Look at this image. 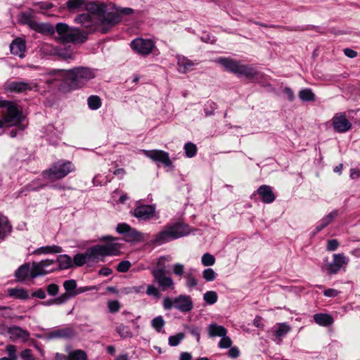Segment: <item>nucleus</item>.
<instances>
[{
  "instance_id": "obj_1",
  "label": "nucleus",
  "mask_w": 360,
  "mask_h": 360,
  "mask_svg": "<svg viewBox=\"0 0 360 360\" xmlns=\"http://www.w3.org/2000/svg\"><path fill=\"white\" fill-rule=\"evenodd\" d=\"M89 13H82L77 15L75 22L81 24L88 30L84 31L78 27H70L68 24L58 22L56 25V32L58 39L63 43L83 44L91 33L99 31L103 34L108 33L112 27L122 20L120 13L115 11H108L104 3L91 1L86 6Z\"/></svg>"
},
{
  "instance_id": "obj_2",
  "label": "nucleus",
  "mask_w": 360,
  "mask_h": 360,
  "mask_svg": "<svg viewBox=\"0 0 360 360\" xmlns=\"http://www.w3.org/2000/svg\"><path fill=\"white\" fill-rule=\"evenodd\" d=\"M95 76L93 69L84 66L69 70L57 69L49 72V78L46 83L60 90H77L83 88Z\"/></svg>"
},
{
  "instance_id": "obj_3",
  "label": "nucleus",
  "mask_w": 360,
  "mask_h": 360,
  "mask_svg": "<svg viewBox=\"0 0 360 360\" xmlns=\"http://www.w3.org/2000/svg\"><path fill=\"white\" fill-rule=\"evenodd\" d=\"M101 241L108 242L105 245H95L91 246L84 253L86 261L89 262H98L99 257H105L107 256L118 255L122 248L121 244L116 243L117 239L110 236H103Z\"/></svg>"
},
{
  "instance_id": "obj_4",
  "label": "nucleus",
  "mask_w": 360,
  "mask_h": 360,
  "mask_svg": "<svg viewBox=\"0 0 360 360\" xmlns=\"http://www.w3.org/2000/svg\"><path fill=\"white\" fill-rule=\"evenodd\" d=\"M190 231L188 225L177 222L166 226L163 230L154 235L148 243L149 245L159 246L171 240L186 236L189 234Z\"/></svg>"
},
{
  "instance_id": "obj_5",
  "label": "nucleus",
  "mask_w": 360,
  "mask_h": 360,
  "mask_svg": "<svg viewBox=\"0 0 360 360\" xmlns=\"http://www.w3.org/2000/svg\"><path fill=\"white\" fill-rule=\"evenodd\" d=\"M217 62L224 67L225 70L232 72L237 76H244L248 79L257 77L259 72L248 65L242 64L240 61L226 57H220Z\"/></svg>"
},
{
  "instance_id": "obj_6",
  "label": "nucleus",
  "mask_w": 360,
  "mask_h": 360,
  "mask_svg": "<svg viewBox=\"0 0 360 360\" xmlns=\"http://www.w3.org/2000/svg\"><path fill=\"white\" fill-rule=\"evenodd\" d=\"M75 170V167L70 161L61 160L53 163L49 169L43 171L41 174L44 179L54 182L63 179Z\"/></svg>"
},
{
  "instance_id": "obj_7",
  "label": "nucleus",
  "mask_w": 360,
  "mask_h": 360,
  "mask_svg": "<svg viewBox=\"0 0 360 360\" xmlns=\"http://www.w3.org/2000/svg\"><path fill=\"white\" fill-rule=\"evenodd\" d=\"M0 107L6 109V112L2 120H0V129L4 126V124L11 125L17 124L22 120V110L18 106L9 101H0Z\"/></svg>"
},
{
  "instance_id": "obj_8",
  "label": "nucleus",
  "mask_w": 360,
  "mask_h": 360,
  "mask_svg": "<svg viewBox=\"0 0 360 360\" xmlns=\"http://www.w3.org/2000/svg\"><path fill=\"white\" fill-rule=\"evenodd\" d=\"M116 231L123 235L125 241L129 243L144 242L148 238V234L139 231L126 223L118 224L116 227Z\"/></svg>"
},
{
  "instance_id": "obj_9",
  "label": "nucleus",
  "mask_w": 360,
  "mask_h": 360,
  "mask_svg": "<svg viewBox=\"0 0 360 360\" xmlns=\"http://www.w3.org/2000/svg\"><path fill=\"white\" fill-rule=\"evenodd\" d=\"M129 46L134 52L142 56H148L155 48V44L153 40L141 37L133 39L130 42Z\"/></svg>"
},
{
  "instance_id": "obj_10",
  "label": "nucleus",
  "mask_w": 360,
  "mask_h": 360,
  "mask_svg": "<svg viewBox=\"0 0 360 360\" xmlns=\"http://www.w3.org/2000/svg\"><path fill=\"white\" fill-rule=\"evenodd\" d=\"M56 263L54 259H46L39 262H33L32 264L31 278L44 276L54 271L56 268L51 267Z\"/></svg>"
},
{
  "instance_id": "obj_11",
  "label": "nucleus",
  "mask_w": 360,
  "mask_h": 360,
  "mask_svg": "<svg viewBox=\"0 0 360 360\" xmlns=\"http://www.w3.org/2000/svg\"><path fill=\"white\" fill-rule=\"evenodd\" d=\"M151 273L155 282L158 283V287L162 291L174 288V283L172 278L165 275L164 267L154 269L152 270Z\"/></svg>"
},
{
  "instance_id": "obj_12",
  "label": "nucleus",
  "mask_w": 360,
  "mask_h": 360,
  "mask_svg": "<svg viewBox=\"0 0 360 360\" xmlns=\"http://www.w3.org/2000/svg\"><path fill=\"white\" fill-rule=\"evenodd\" d=\"M143 154L157 164H162L169 167L172 165L169 153L162 150H143Z\"/></svg>"
},
{
  "instance_id": "obj_13",
  "label": "nucleus",
  "mask_w": 360,
  "mask_h": 360,
  "mask_svg": "<svg viewBox=\"0 0 360 360\" xmlns=\"http://www.w3.org/2000/svg\"><path fill=\"white\" fill-rule=\"evenodd\" d=\"M76 335V331L71 326H64L55 328L45 334L47 340L53 339H72Z\"/></svg>"
},
{
  "instance_id": "obj_14",
  "label": "nucleus",
  "mask_w": 360,
  "mask_h": 360,
  "mask_svg": "<svg viewBox=\"0 0 360 360\" xmlns=\"http://www.w3.org/2000/svg\"><path fill=\"white\" fill-rule=\"evenodd\" d=\"M37 87L36 83L32 81H12L6 84V90L11 93H24Z\"/></svg>"
},
{
  "instance_id": "obj_15",
  "label": "nucleus",
  "mask_w": 360,
  "mask_h": 360,
  "mask_svg": "<svg viewBox=\"0 0 360 360\" xmlns=\"http://www.w3.org/2000/svg\"><path fill=\"white\" fill-rule=\"evenodd\" d=\"M41 52L44 56H58L65 60L72 58L70 54L63 49L49 44H44L41 48Z\"/></svg>"
},
{
  "instance_id": "obj_16",
  "label": "nucleus",
  "mask_w": 360,
  "mask_h": 360,
  "mask_svg": "<svg viewBox=\"0 0 360 360\" xmlns=\"http://www.w3.org/2000/svg\"><path fill=\"white\" fill-rule=\"evenodd\" d=\"M155 213V207L153 205H141L137 206L132 214L139 220H148L153 217Z\"/></svg>"
},
{
  "instance_id": "obj_17",
  "label": "nucleus",
  "mask_w": 360,
  "mask_h": 360,
  "mask_svg": "<svg viewBox=\"0 0 360 360\" xmlns=\"http://www.w3.org/2000/svg\"><path fill=\"white\" fill-rule=\"evenodd\" d=\"M174 308L184 313L191 311L193 309L191 297L186 295L174 297Z\"/></svg>"
},
{
  "instance_id": "obj_18",
  "label": "nucleus",
  "mask_w": 360,
  "mask_h": 360,
  "mask_svg": "<svg viewBox=\"0 0 360 360\" xmlns=\"http://www.w3.org/2000/svg\"><path fill=\"white\" fill-rule=\"evenodd\" d=\"M333 126L335 131L342 133L350 129L352 124L345 115H340L333 117Z\"/></svg>"
},
{
  "instance_id": "obj_19",
  "label": "nucleus",
  "mask_w": 360,
  "mask_h": 360,
  "mask_svg": "<svg viewBox=\"0 0 360 360\" xmlns=\"http://www.w3.org/2000/svg\"><path fill=\"white\" fill-rule=\"evenodd\" d=\"M256 192L264 203H271L276 199V195L270 186L262 185L257 189Z\"/></svg>"
},
{
  "instance_id": "obj_20",
  "label": "nucleus",
  "mask_w": 360,
  "mask_h": 360,
  "mask_svg": "<svg viewBox=\"0 0 360 360\" xmlns=\"http://www.w3.org/2000/svg\"><path fill=\"white\" fill-rule=\"evenodd\" d=\"M176 58L178 72L181 74H186L192 70L193 67L195 65L193 60L184 56L176 55ZM196 64H198V63H196Z\"/></svg>"
},
{
  "instance_id": "obj_21",
  "label": "nucleus",
  "mask_w": 360,
  "mask_h": 360,
  "mask_svg": "<svg viewBox=\"0 0 360 360\" xmlns=\"http://www.w3.org/2000/svg\"><path fill=\"white\" fill-rule=\"evenodd\" d=\"M25 42L20 38L14 39L10 45L11 53L13 55L18 56L21 58L25 56Z\"/></svg>"
},
{
  "instance_id": "obj_22",
  "label": "nucleus",
  "mask_w": 360,
  "mask_h": 360,
  "mask_svg": "<svg viewBox=\"0 0 360 360\" xmlns=\"http://www.w3.org/2000/svg\"><path fill=\"white\" fill-rule=\"evenodd\" d=\"M32 269L30 263L27 262L20 266L15 271L14 276L18 281L23 282L27 278H31Z\"/></svg>"
},
{
  "instance_id": "obj_23",
  "label": "nucleus",
  "mask_w": 360,
  "mask_h": 360,
  "mask_svg": "<svg viewBox=\"0 0 360 360\" xmlns=\"http://www.w3.org/2000/svg\"><path fill=\"white\" fill-rule=\"evenodd\" d=\"M8 333L13 340H20L24 342L27 340L30 337V333L27 330H23L18 326H12L8 328Z\"/></svg>"
},
{
  "instance_id": "obj_24",
  "label": "nucleus",
  "mask_w": 360,
  "mask_h": 360,
  "mask_svg": "<svg viewBox=\"0 0 360 360\" xmlns=\"http://www.w3.org/2000/svg\"><path fill=\"white\" fill-rule=\"evenodd\" d=\"M196 269L194 268H189L184 275L185 285L189 290H192L198 284V280L196 276Z\"/></svg>"
},
{
  "instance_id": "obj_25",
  "label": "nucleus",
  "mask_w": 360,
  "mask_h": 360,
  "mask_svg": "<svg viewBox=\"0 0 360 360\" xmlns=\"http://www.w3.org/2000/svg\"><path fill=\"white\" fill-rule=\"evenodd\" d=\"M32 30L42 34L53 35L56 32V26L53 27L50 23L35 22L32 24Z\"/></svg>"
},
{
  "instance_id": "obj_26",
  "label": "nucleus",
  "mask_w": 360,
  "mask_h": 360,
  "mask_svg": "<svg viewBox=\"0 0 360 360\" xmlns=\"http://www.w3.org/2000/svg\"><path fill=\"white\" fill-rule=\"evenodd\" d=\"M90 3H87V0H68L65 6L60 7V9L66 8L70 13H76L80 11L84 6L86 7Z\"/></svg>"
},
{
  "instance_id": "obj_27",
  "label": "nucleus",
  "mask_w": 360,
  "mask_h": 360,
  "mask_svg": "<svg viewBox=\"0 0 360 360\" xmlns=\"http://www.w3.org/2000/svg\"><path fill=\"white\" fill-rule=\"evenodd\" d=\"M12 226L8 218L0 214V239L4 240L11 233Z\"/></svg>"
},
{
  "instance_id": "obj_28",
  "label": "nucleus",
  "mask_w": 360,
  "mask_h": 360,
  "mask_svg": "<svg viewBox=\"0 0 360 360\" xmlns=\"http://www.w3.org/2000/svg\"><path fill=\"white\" fill-rule=\"evenodd\" d=\"M314 320L319 326L327 327L333 324L334 320L328 314L319 313L314 315Z\"/></svg>"
},
{
  "instance_id": "obj_29",
  "label": "nucleus",
  "mask_w": 360,
  "mask_h": 360,
  "mask_svg": "<svg viewBox=\"0 0 360 360\" xmlns=\"http://www.w3.org/2000/svg\"><path fill=\"white\" fill-rule=\"evenodd\" d=\"M227 330L222 326L212 323L208 326V334L210 337H223L226 335Z\"/></svg>"
},
{
  "instance_id": "obj_30",
  "label": "nucleus",
  "mask_w": 360,
  "mask_h": 360,
  "mask_svg": "<svg viewBox=\"0 0 360 360\" xmlns=\"http://www.w3.org/2000/svg\"><path fill=\"white\" fill-rule=\"evenodd\" d=\"M46 186V185L42 184L40 179H36L32 181L30 183L27 184L24 188H22L21 191L19 192V194L18 195L17 197H18L20 195V193H22L24 192L37 191L41 188H44Z\"/></svg>"
},
{
  "instance_id": "obj_31",
  "label": "nucleus",
  "mask_w": 360,
  "mask_h": 360,
  "mask_svg": "<svg viewBox=\"0 0 360 360\" xmlns=\"http://www.w3.org/2000/svg\"><path fill=\"white\" fill-rule=\"evenodd\" d=\"M56 262H58L60 269H67L73 267L71 257L68 255H60L57 257Z\"/></svg>"
},
{
  "instance_id": "obj_32",
  "label": "nucleus",
  "mask_w": 360,
  "mask_h": 360,
  "mask_svg": "<svg viewBox=\"0 0 360 360\" xmlns=\"http://www.w3.org/2000/svg\"><path fill=\"white\" fill-rule=\"evenodd\" d=\"M8 295L20 300L29 298L28 292L24 288H9L8 289Z\"/></svg>"
},
{
  "instance_id": "obj_33",
  "label": "nucleus",
  "mask_w": 360,
  "mask_h": 360,
  "mask_svg": "<svg viewBox=\"0 0 360 360\" xmlns=\"http://www.w3.org/2000/svg\"><path fill=\"white\" fill-rule=\"evenodd\" d=\"M18 20L21 24L27 25L32 29V24L36 21L33 20V13L32 11L22 12L18 15Z\"/></svg>"
},
{
  "instance_id": "obj_34",
  "label": "nucleus",
  "mask_w": 360,
  "mask_h": 360,
  "mask_svg": "<svg viewBox=\"0 0 360 360\" xmlns=\"http://www.w3.org/2000/svg\"><path fill=\"white\" fill-rule=\"evenodd\" d=\"M63 252V248L58 245L43 246L34 250V253L37 255L41 254H51V253H60Z\"/></svg>"
},
{
  "instance_id": "obj_35",
  "label": "nucleus",
  "mask_w": 360,
  "mask_h": 360,
  "mask_svg": "<svg viewBox=\"0 0 360 360\" xmlns=\"http://www.w3.org/2000/svg\"><path fill=\"white\" fill-rule=\"evenodd\" d=\"M298 96L300 99L303 102H313L316 98V96L311 89L308 88L301 89Z\"/></svg>"
},
{
  "instance_id": "obj_36",
  "label": "nucleus",
  "mask_w": 360,
  "mask_h": 360,
  "mask_svg": "<svg viewBox=\"0 0 360 360\" xmlns=\"http://www.w3.org/2000/svg\"><path fill=\"white\" fill-rule=\"evenodd\" d=\"M184 329L191 335L195 338L198 342H200L201 327L194 324H186L184 326Z\"/></svg>"
},
{
  "instance_id": "obj_37",
  "label": "nucleus",
  "mask_w": 360,
  "mask_h": 360,
  "mask_svg": "<svg viewBox=\"0 0 360 360\" xmlns=\"http://www.w3.org/2000/svg\"><path fill=\"white\" fill-rule=\"evenodd\" d=\"M69 360H88L86 353L82 349H75L69 352Z\"/></svg>"
},
{
  "instance_id": "obj_38",
  "label": "nucleus",
  "mask_w": 360,
  "mask_h": 360,
  "mask_svg": "<svg viewBox=\"0 0 360 360\" xmlns=\"http://www.w3.org/2000/svg\"><path fill=\"white\" fill-rule=\"evenodd\" d=\"M87 104L91 110H98L101 106V99L98 96H90L87 99Z\"/></svg>"
},
{
  "instance_id": "obj_39",
  "label": "nucleus",
  "mask_w": 360,
  "mask_h": 360,
  "mask_svg": "<svg viewBox=\"0 0 360 360\" xmlns=\"http://www.w3.org/2000/svg\"><path fill=\"white\" fill-rule=\"evenodd\" d=\"M165 321L162 316H158L151 321V326L158 332L162 330Z\"/></svg>"
},
{
  "instance_id": "obj_40",
  "label": "nucleus",
  "mask_w": 360,
  "mask_h": 360,
  "mask_svg": "<svg viewBox=\"0 0 360 360\" xmlns=\"http://www.w3.org/2000/svg\"><path fill=\"white\" fill-rule=\"evenodd\" d=\"M290 328L289 325L285 323H280L278 328L274 330V335L276 338H281L285 336L289 331Z\"/></svg>"
},
{
  "instance_id": "obj_41",
  "label": "nucleus",
  "mask_w": 360,
  "mask_h": 360,
  "mask_svg": "<svg viewBox=\"0 0 360 360\" xmlns=\"http://www.w3.org/2000/svg\"><path fill=\"white\" fill-rule=\"evenodd\" d=\"M204 301L209 305H212L217 302L218 295L215 291H207L203 295Z\"/></svg>"
},
{
  "instance_id": "obj_42",
  "label": "nucleus",
  "mask_w": 360,
  "mask_h": 360,
  "mask_svg": "<svg viewBox=\"0 0 360 360\" xmlns=\"http://www.w3.org/2000/svg\"><path fill=\"white\" fill-rule=\"evenodd\" d=\"M117 333L122 338H131L133 334L128 326L120 324L116 328Z\"/></svg>"
},
{
  "instance_id": "obj_43",
  "label": "nucleus",
  "mask_w": 360,
  "mask_h": 360,
  "mask_svg": "<svg viewBox=\"0 0 360 360\" xmlns=\"http://www.w3.org/2000/svg\"><path fill=\"white\" fill-rule=\"evenodd\" d=\"M185 338L184 333H179L174 335H171L168 338V343L171 347H176L179 345L181 340Z\"/></svg>"
},
{
  "instance_id": "obj_44",
  "label": "nucleus",
  "mask_w": 360,
  "mask_h": 360,
  "mask_svg": "<svg viewBox=\"0 0 360 360\" xmlns=\"http://www.w3.org/2000/svg\"><path fill=\"white\" fill-rule=\"evenodd\" d=\"M184 148L186 157L191 158L194 157L196 155L197 147L194 143H193L191 142L186 143L184 145Z\"/></svg>"
},
{
  "instance_id": "obj_45",
  "label": "nucleus",
  "mask_w": 360,
  "mask_h": 360,
  "mask_svg": "<svg viewBox=\"0 0 360 360\" xmlns=\"http://www.w3.org/2000/svg\"><path fill=\"white\" fill-rule=\"evenodd\" d=\"M217 276V273L211 268L205 269L202 271V277L207 282L214 281Z\"/></svg>"
},
{
  "instance_id": "obj_46",
  "label": "nucleus",
  "mask_w": 360,
  "mask_h": 360,
  "mask_svg": "<svg viewBox=\"0 0 360 360\" xmlns=\"http://www.w3.org/2000/svg\"><path fill=\"white\" fill-rule=\"evenodd\" d=\"M338 215V211L337 210H334L330 212L328 214L323 217L320 221L323 224V225L328 226Z\"/></svg>"
},
{
  "instance_id": "obj_47",
  "label": "nucleus",
  "mask_w": 360,
  "mask_h": 360,
  "mask_svg": "<svg viewBox=\"0 0 360 360\" xmlns=\"http://www.w3.org/2000/svg\"><path fill=\"white\" fill-rule=\"evenodd\" d=\"M201 263L205 266H212L215 263V257L210 253H205L201 257Z\"/></svg>"
},
{
  "instance_id": "obj_48",
  "label": "nucleus",
  "mask_w": 360,
  "mask_h": 360,
  "mask_svg": "<svg viewBox=\"0 0 360 360\" xmlns=\"http://www.w3.org/2000/svg\"><path fill=\"white\" fill-rule=\"evenodd\" d=\"M217 108V105L213 101H207L204 108V112L206 116L214 115V110Z\"/></svg>"
},
{
  "instance_id": "obj_49",
  "label": "nucleus",
  "mask_w": 360,
  "mask_h": 360,
  "mask_svg": "<svg viewBox=\"0 0 360 360\" xmlns=\"http://www.w3.org/2000/svg\"><path fill=\"white\" fill-rule=\"evenodd\" d=\"M72 263L73 266H82L84 264H86L87 262L84 253L76 254L73 257Z\"/></svg>"
},
{
  "instance_id": "obj_50",
  "label": "nucleus",
  "mask_w": 360,
  "mask_h": 360,
  "mask_svg": "<svg viewBox=\"0 0 360 360\" xmlns=\"http://www.w3.org/2000/svg\"><path fill=\"white\" fill-rule=\"evenodd\" d=\"M173 273L176 276H184L185 273L186 271H185V266L184 264L181 263H176L172 266Z\"/></svg>"
},
{
  "instance_id": "obj_51",
  "label": "nucleus",
  "mask_w": 360,
  "mask_h": 360,
  "mask_svg": "<svg viewBox=\"0 0 360 360\" xmlns=\"http://www.w3.org/2000/svg\"><path fill=\"white\" fill-rule=\"evenodd\" d=\"M120 304L117 300H110L108 302V308L110 312L116 313L120 309Z\"/></svg>"
},
{
  "instance_id": "obj_52",
  "label": "nucleus",
  "mask_w": 360,
  "mask_h": 360,
  "mask_svg": "<svg viewBox=\"0 0 360 360\" xmlns=\"http://www.w3.org/2000/svg\"><path fill=\"white\" fill-rule=\"evenodd\" d=\"M24 117L22 115V120L20 121V122L18 123L17 124H15L14 126H17L18 127V129H13L10 131L9 134H10V136L12 137V138H14L17 135H18V133L19 131H22L24 130V126L22 124V122L23 120ZM6 124H4V125H6ZM9 126H12L11 124H7Z\"/></svg>"
},
{
  "instance_id": "obj_53",
  "label": "nucleus",
  "mask_w": 360,
  "mask_h": 360,
  "mask_svg": "<svg viewBox=\"0 0 360 360\" xmlns=\"http://www.w3.org/2000/svg\"><path fill=\"white\" fill-rule=\"evenodd\" d=\"M131 267V263L127 260L120 262L117 266V271L122 273L127 272Z\"/></svg>"
},
{
  "instance_id": "obj_54",
  "label": "nucleus",
  "mask_w": 360,
  "mask_h": 360,
  "mask_svg": "<svg viewBox=\"0 0 360 360\" xmlns=\"http://www.w3.org/2000/svg\"><path fill=\"white\" fill-rule=\"evenodd\" d=\"M232 342L230 338L226 335L221 337L219 342V347L223 349L229 348L231 346Z\"/></svg>"
},
{
  "instance_id": "obj_55",
  "label": "nucleus",
  "mask_w": 360,
  "mask_h": 360,
  "mask_svg": "<svg viewBox=\"0 0 360 360\" xmlns=\"http://www.w3.org/2000/svg\"><path fill=\"white\" fill-rule=\"evenodd\" d=\"M34 6H38L41 10H49L54 7V4L49 1L36 2Z\"/></svg>"
},
{
  "instance_id": "obj_56",
  "label": "nucleus",
  "mask_w": 360,
  "mask_h": 360,
  "mask_svg": "<svg viewBox=\"0 0 360 360\" xmlns=\"http://www.w3.org/2000/svg\"><path fill=\"white\" fill-rule=\"evenodd\" d=\"M63 287L68 292L74 290L77 288V283L75 280H68L63 283Z\"/></svg>"
},
{
  "instance_id": "obj_57",
  "label": "nucleus",
  "mask_w": 360,
  "mask_h": 360,
  "mask_svg": "<svg viewBox=\"0 0 360 360\" xmlns=\"http://www.w3.org/2000/svg\"><path fill=\"white\" fill-rule=\"evenodd\" d=\"M162 306L165 310H170L172 307L174 308V298L167 297L162 301Z\"/></svg>"
},
{
  "instance_id": "obj_58",
  "label": "nucleus",
  "mask_w": 360,
  "mask_h": 360,
  "mask_svg": "<svg viewBox=\"0 0 360 360\" xmlns=\"http://www.w3.org/2000/svg\"><path fill=\"white\" fill-rule=\"evenodd\" d=\"M20 358L22 360H34L32 352L30 349H25L20 353Z\"/></svg>"
},
{
  "instance_id": "obj_59",
  "label": "nucleus",
  "mask_w": 360,
  "mask_h": 360,
  "mask_svg": "<svg viewBox=\"0 0 360 360\" xmlns=\"http://www.w3.org/2000/svg\"><path fill=\"white\" fill-rule=\"evenodd\" d=\"M6 352L9 357L12 359L13 358V359L17 360L15 346L13 345H8L6 347Z\"/></svg>"
},
{
  "instance_id": "obj_60",
  "label": "nucleus",
  "mask_w": 360,
  "mask_h": 360,
  "mask_svg": "<svg viewBox=\"0 0 360 360\" xmlns=\"http://www.w3.org/2000/svg\"><path fill=\"white\" fill-rule=\"evenodd\" d=\"M46 290L49 295L55 296L58 292L59 286L57 284L51 283L47 286Z\"/></svg>"
},
{
  "instance_id": "obj_61",
  "label": "nucleus",
  "mask_w": 360,
  "mask_h": 360,
  "mask_svg": "<svg viewBox=\"0 0 360 360\" xmlns=\"http://www.w3.org/2000/svg\"><path fill=\"white\" fill-rule=\"evenodd\" d=\"M333 262L342 267L345 262V257L342 254L334 255Z\"/></svg>"
},
{
  "instance_id": "obj_62",
  "label": "nucleus",
  "mask_w": 360,
  "mask_h": 360,
  "mask_svg": "<svg viewBox=\"0 0 360 360\" xmlns=\"http://www.w3.org/2000/svg\"><path fill=\"white\" fill-rule=\"evenodd\" d=\"M339 246V243L336 239L328 240L327 243V250L328 251H335Z\"/></svg>"
},
{
  "instance_id": "obj_63",
  "label": "nucleus",
  "mask_w": 360,
  "mask_h": 360,
  "mask_svg": "<svg viewBox=\"0 0 360 360\" xmlns=\"http://www.w3.org/2000/svg\"><path fill=\"white\" fill-rule=\"evenodd\" d=\"M146 293L148 295H153L156 297L160 296L158 290L153 285H148Z\"/></svg>"
},
{
  "instance_id": "obj_64",
  "label": "nucleus",
  "mask_w": 360,
  "mask_h": 360,
  "mask_svg": "<svg viewBox=\"0 0 360 360\" xmlns=\"http://www.w3.org/2000/svg\"><path fill=\"white\" fill-rule=\"evenodd\" d=\"M340 292L333 288H328L323 291V295L328 297H335L339 295Z\"/></svg>"
}]
</instances>
